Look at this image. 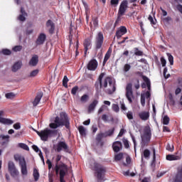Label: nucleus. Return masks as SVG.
<instances>
[{"instance_id": "4c0bfd02", "label": "nucleus", "mask_w": 182, "mask_h": 182, "mask_svg": "<svg viewBox=\"0 0 182 182\" xmlns=\"http://www.w3.org/2000/svg\"><path fill=\"white\" fill-rule=\"evenodd\" d=\"M69 80L67 77V75L64 76V78L63 79V86L65 87V88H68V82Z\"/></svg>"}, {"instance_id": "5701e85b", "label": "nucleus", "mask_w": 182, "mask_h": 182, "mask_svg": "<svg viewBox=\"0 0 182 182\" xmlns=\"http://www.w3.org/2000/svg\"><path fill=\"white\" fill-rule=\"evenodd\" d=\"M112 148L114 152H119L122 148V144L120 141H116L113 143Z\"/></svg>"}, {"instance_id": "7c9ffc66", "label": "nucleus", "mask_w": 182, "mask_h": 182, "mask_svg": "<svg viewBox=\"0 0 182 182\" xmlns=\"http://www.w3.org/2000/svg\"><path fill=\"white\" fill-rule=\"evenodd\" d=\"M121 20H122V15L120 14V8H119L117 18L114 22V26H117V25H118V23L120 22Z\"/></svg>"}, {"instance_id": "423d86ee", "label": "nucleus", "mask_w": 182, "mask_h": 182, "mask_svg": "<svg viewBox=\"0 0 182 182\" xmlns=\"http://www.w3.org/2000/svg\"><path fill=\"white\" fill-rule=\"evenodd\" d=\"M94 168L95 169L98 181H103L105 172L107 171L106 168L97 163L94 164Z\"/></svg>"}, {"instance_id": "9b49d317", "label": "nucleus", "mask_w": 182, "mask_h": 182, "mask_svg": "<svg viewBox=\"0 0 182 182\" xmlns=\"http://www.w3.org/2000/svg\"><path fill=\"white\" fill-rule=\"evenodd\" d=\"M108 83L110 87H112V92H115L117 88H116V84H113L112 79L110 77H106L104 80L103 87L104 88H107Z\"/></svg>"}, {"instance_id": "13d9d810", "label": "nucleus", "mask_w": 182, "mask_h": 182, "mask_svg": "<svg viewBox=\"0 0 182 182\" xmlns=\"http://www.w3.org/2000/svg\"><path fill=\"white\" fill-rule=\"evenodd\" d=\"M119 2V0H111L110 4L111 5H114V6H117Z\"/></svg>"}, {"instance_id": "69168bd1", "label": "nucleus", "mask_w": 182, "mask_h": 182, "mask_svg": "<svg viewBox=\"0 0 182 182\" xmlns=\"http://www.w3.org/2000/svg\"><path fill=\"white\" fill-rule=\"evenodd\" d=\"M18 19L20 21H26V17L23 16L22 12H21L20 15L18 16Z\"/></svg>"}, {"instance_id": "864d4df0", "label": "nucleus", "mask_w": 182, "mask_h": 182, "mask_svg": "<svg viewBox=\"0 0 182 182\" xmlns=\"http://www.w3.org/2000/svg\"><path fill=\"white\" fill-rule=\"evenodd\" d=\"M1 53L4 55H11V50H8V48H4V50H1Z\"/></svg>"}, {"instance_id": "6e6552de", "label": "nucleus", "mask_w": 182, "mask_h": 182, "mask_svg": "<svg viewBox=\"0 0 182 182\" xmlns=\"http://www.w3.org/2000/svg\"><path fill=\"white\" fill-rule=\"evenodd\" d=\"M104 34L102 31L98 32L97 35L95 37V49L98 50V49H101L103 43H104Z\"/></svg>"}, {"instance_id": "aec40b11", "label": "nucleus", "mask_w": 182, "mask_h": 182, "mask_svg": "<svg viewBox=\"0 0 182 182\" xmlns=\"http://www.w3.org/2000/svg\"><path fill=\"white\" fill-rule=\"evenodd\" d=\"M139 117L142 121H147L149 119L150 114L148 111H141L139 113Z\"/></svg>"}, {"instance_id": "58836bf2", "label": "nucleus", "mask_w": 182, "mask_h": 182, "mask_svg": "<svg viewBox=\"0 0 182 182\" xmlns=\"http://www.w3.org/2000/svg\"><path fill=\"white\" fill-rule=\"evenodd\" d=\"M19 148H22V149H25L26 151H29V146L26 144L20 143L18 144Z\"/></svg>"}, {"instance_id": "338daca9", "label": "nucleus", "mask_w": 182, "mask_h": 182, "mask_svg": "<svg viewBox=\"0 0 182 182\" xmlns=\"http://www.w3.org/2000/svg\"><path fill=\"white\" fill-rule=\"evenodd\" d=\"M102 121H104L105 122H107V121H108V117H107V115H106V114H104L102 116Z\"/></svg>"}, {"instance_id": "c85d7f7f", "label": "nucleus", "mask_w": 182, "mask_h": 182, "mask_svg": "<svg viewBox=\"0 0 182 182\" xmlns=\"http://www.w3.org/2000/svg\"><path fill=\"white\" fill-rule=\"evenodd\" d=\"M78 131L80 132V134L82 135V136H85L87 135L86 134V129L85 128V127L83 126H80V127H78Z\"/></svg>"}, {"instance_id": "2eb2a0df", "label": "nucleus", "mask_w": 182, "mask_h": 182, "mask_svg": "<svg viewBox=\"0 0 182 182\" xmlns=\"http://www.w3.org/2000/svg\"><path fill=\"white\" fill-rule=\"evenodd\" d=\"M46 38H47L46 33H44L43 32H41V33H39L36 41V45H43V43L46 41Z\"/></svg>"}, {"instance_id": "f257e3e1", "label": "nucleus", "mask_w": 182, "mask_h": 182, "mask_svg": "<svg viewBox=\"0 0 182 182\" xmlns=\"http://www.w3.org/2000/svg\"><path fill=\"white\" fill-rule=\"evenodd\" d=\"M50 128H46L42 131H36V134L40 136L41 141H48V138H51L57 134L56 129L59 127H65L68 131H70V121L66 112H60V117H56L54 122H51L49 125Z\"/></svg>"}, {"instance_id": "412c9836", "label": "nucleus", "mask_w": 182, "mask_h": 182, "mask_svg": "<svg viewBox=\"0 0 182 182\" xmlns=\"http://www.w3.org/2000/svg\"><path fill=\"white\" fill-rule=\"evenodd\" d=\"M39 62V57L37 54H34L28 62L30 66H36Z\"/></svg>"}, {"instance_id": "a211bd4d", "label": "nucleus", "mask_w": 182, "mask_h": 182, "mask_svg": "<svg viewBox=\"0 0 182 182\" xmlns=\"http://www.w3.org/2000/svg\"><path fill=\"white\" fill-rule=\"evenodd\" d=\"M99 101L97 100H94L91 104L87 107V112L88 114H91V112H93L97 107L98 105Z\"/></svg>"}, {"instance_id": "dca6fc26", "label": "nucleus", "mask_w": 182, "mask_h": 182, "mask_svg": "<svg viewBox=\"0 0 182 182\" xmlns=\"http://www.w3.org/2000/svg\"><path fill=\"white\" fill-rule=\"evenodd\" d=\"M83 46L85 50V55H87L88 49L92 48V39L91 38H86L83 42Z\"/></svg>"}, {"instance_id": "c03bdc74", "label": "nucleus", "mask_w": 182, "mask_h": 182, "mask_svg": "<svg viewBox=\"0 0 182 182\" xmlns=\"http://www.w3.org/2000/svg\"><path fill=\"white\" fill-rule=\"evenodd\" d=\"M88 100H89V95H87V94H85L84 95H82V97H81L82 102H87Z\"/></svg>"}, {"instance_id": "a878e982", "label": "nucleus", "mask_w": 182, "mask_h": 182, "mask_svg": "<svg viewBox=\"0 0 182 182\" xmlns=\"http://www.w3.org/2000/svg\"><path fill=\"white\" fill-rule=\"evenodd\" d=\"M112 50H111V48H109L108 51H107V53L105 55L104 61H103V66H105V65H106L107 60H109V59L112 55Z\"/></svg>"}, {"instance_id": "39448f33", "label": "nucleus", "mask_w": 182, "mask_h": 182, "mask_svg": "<svg viewBox=\"0 0 182 182\" xmlns=\"http://www.w3.org/2000/svg\"><path fill=\"white\" fill-rule=\"evenodd\" d=\"M14 159L16 162L19 163V165L21 168V173L23 175H27L28 171L24 156H22V155L16 154L14 155Z\"/></svg>"}, {"instance_id": "49530a36", "label": "nucleus", "mask_w": 182, "mask_h": 182, "mask_svg": "<svg viewBox=\"0 0 182 182\" xmlns=\"http://www.w3.org/2000/svg\"><path fill=\"white\" fill-rule=\"evenodd\" d=\"M166 149H167V151H169L170 152H173L174 151V146H173V145H171V144H167Z\"/></svg>"}, {"instance_id": "79ce46f5", "label": "nucleus", "mask_w": 182, "mask_h": 182, "mask_svg": "<svg viewBox=\"0 0 182 182\" xmlns=\"http://www.w3.org/2000/svg\"><path fill=\"white\" fill-rule=\"evenodd\" d=\"M78 90H79V87L77 85H75V87H73V89L71 90V94H73V95H76Z\"/></svg>"}, {"instance_id": "09e8293b", "label": "nucleus", "mask_w": 182, "mask_h": 182, "mask_svg": "<svg viewBox=\"0 0 182 182\" xmlns=\"http://www.w3.org/2000/svg\"><path fill=\"white\" fill-rule=\"evenodd\" d=\"M131 68L132 67L130 64H125V65L124 66V73H128L129 71H130Z\"/></svg>"}, {"instance_id": "473e14b6", "label": "nucleus", "mask_w": 182, "mask_h": 182, "mask_svg": "<svg viewBox=\"0 0 182 182\" xmlns=\"http://www.w3.org/2000/svg\"><path fill=\"white\" fill-rule=\"evenodd\" d=\"M143 80L144 81V82H146L148 90H151V82L148 77H146V75H144V77H143Z\"/></svg>"}, {"instance_id": "72a5a7b5", "label": "nucleus", "mask_w": 182, "mask_h": 182, "mask_svg": "<svg viewBox=\"0 0 182 182\" xmlns=\"http://www.w3.org/2000/svg\"><path fill=\"white\" fill-rule=\"evenodd\" d=\"M92 23L95 28H97L99 25V18L98 16H94L92 18Z\"/></svg>"}, {"instance_id": "4d7b16f0", "label": "nucleus", "mask_w": 182, "mask_h": 182, "mask_svg": "<svg viewBox=\"0 0 182 182\" xmlns=\"http://www.w3.org/2000/svg\"><path fill=\"white\" fill-rule=\"evenodd\" d=\"M149 21H150L151 23H153L154 25H155L156 23V21H154L152 15H149V18H148Z\"/></svg>"}, {"instance_id": "bb28decb", "label": "nucleus", "mask_w": 182, "mask_h": 182, "mask_svg": "<svg viewBox=\"0 0 182 182\" xmlns=\"http://www.w3.org/2000/svg\"><path fill=\"white\" fill-rule=\"evenodd\" d=\"M22 66V63H15V64H14L11 70L14 73H16V71H18V70H20Z\"/></svg>"}, {"instance_id": "0eeeda50", "label": "nucleus", "mask_w": 182, "mask_h": 182, "mask_svg": "<svg viewBox=\"0 0 182 182\" xmlns=\"http://www.w3.org/2000/svg\"><path fill=\"white\" fill-rule=\"evenodd\" d=\"M126 97L128 100V102H129V104L133 103V100H134V95L133 94V85L131 82L127 85Z\"/></svg>"}, {"instance_id": "6e6d98bb", "label": "nucleus", "mask_w": 182, "mask_h": 182, "mask_svg": "<svg viewBox=\"0 0 182 182\" xmlns=\"http://www.w3.org/2000/svg\"><path fill=\"white\" fill-rule=\"evenodd\" d=\"M127 117L128 119H134L133 112L132 111H129L127 114Z\"/></svg>"}, {"instance_id": "8fccbe9b", "label": "nucleus", "mask_w": 182, "mask_h": 182, "mask_svg": "<svg viewBox=\"0 0 182 182\" xmlns=\"http://www.w3.org/2000/svg\"><path fill=\"white\" fill-rule=\"evenodd\" d=\"M39 73V70H33V71H31V74L29 75V77H36Z\"/></svg>"}, {"instance_id": "cd10ccee", "label": "nucleus", "mask_w": 182, "mask_h": 182, "mask_svg": "<svg viewBox=\"0 0 182 182\" xmlns=\"http://www.w3.org/2000/svg\"><path fill=\"white\" fill-rule=\"evenodd\" d=\"M123 158H124L123 152H119V154H116V155H114V161H116L117 162H118L119 161H122Z\"/></svg>"}, {"instance_id": "a18cd8bd", "label": "nucleus", "mask_w": 182, "mask_h": 182, "mask_svg": "<svg viewBox=\"0 0 182 182\" xmlns=\"http://www.w3.org/2000/svg\"><path fill=\"white\" fill-rule=\"evenodd\" d=\"M145 98H146L145 94H141V104L142 107L145 106Z\"/></svg>"}, {"instance_id": "20e7f679", "label": "nucleus", "mask_w": 182, "mask_h": 182, "mask_svg": "<svg viewBox=\"0 0 182 182\" xmlns=\"http://www.w3.org/2000/svg\"><path fill=\"white\" fill-rule=\"evenodd\" d=\"M68 165L64 164L63 162H60V166H56V174L59 173L60 171V182H65V176L66 175V172H68Z\"/></svg>"}, {"instance_id": "f704fd0d", "label": "nucleus", "mask_w": 182, "mask_h": 182, "mask_svg": "<svg viewBox=\"0 0 182 182\" xmlns=\"http://www.w3.org/2000/svg\"><path fill=\"white\" fill-rule=\"evenodd\" d=\"M144 157L146 159H149L150 158L151 152L149 149H144L143 152Z\"/></svg>"}, {"instance_id": "680f3d73", "label": "nucleus", "mask_w": 182, "mask_h": 182, "mask_svg": "<svg viewBox=\"0 0 182 182\" xmlns=\"http://www.w3.org/2000/svg\"><path fill=\"white\" fill-rule=\"evenodd\" d=\"M14 129H21V124L20 122H16V124H14Z\"/></svg>"}, {"instance_id": "052dcab7", "label": "nucleus", "mask_w": 182, "mask_h": 182, "mask_svg": "<svg viewBox=\"0 0 182 182\" xmlns=\"http://www.w3.org/2000/svg\"><path fill=\"white\" fill-rule=\"evenodd\" d=\"M22 48V46H16V47L13 48V50L18 52V50H21Z\"/></svg>"}, {"instance_id": "de8ad7c7", "label": "nucleus", "mask_w": 182, "mask_h": 182, "mask_svg": "<svg viewBox=\"0 0 182 182\" xmlns=\"http://www.w3.org/2000/svg\"><path fill=\"white\" fill-rule=\"evenodd\" d=\"M112 109L115 112H119V111L120 110V108H119V107L117 104H113L112 105Z\"/></svg>"}, {"instance_id": "2f4dec72", "label": "nucleus", "mask_w": 182, "mask_h": 182, "mask_svg": "<svg viewBox=\"0 0 182 182\" xmlns=\"http://www.w3.org/2000/svg\"><path fill=\"white\" fill-rule=\"evenodd\" d=\"M39 176H40V173H39L38 169H36V168H34V169H33L34 180L35 181H38Z\"/></svg>"}, {"instance_id": "e433bc0d", "label": "nucleus", "mask_w": 182, "mask_h": 182, "mask_svg": "<svg viewBox=\"0 0 182 182\" xmlns=\"http://www.w3.org/2000/svg\"><path fill=\"white\" fill-rule=\"evenodd\" d=\"M134 54L136 55V56H143L144 53L143 51H140V50H139V48H137V47H135V48H134Z\"/></svg>"}, {"instance_id": "f3484780", "label": "nucleus", "mask_w": 182, "mask_h": 182, "mask_svg": "<svg viewBox=\"0 0 182 182\" xmlns=\"http://www.w3.org/2000/svg\"><path fill=\"white\" fill-rule=\"evenodd\" d=\"M105 75V73H102L98 77V82H95V87L97 90H99V88H102V80Z\"/></svg>"}, {"instance_id": "5fc2aeb1", "label": "nucleus", "mask_w": 182, "mask_h": 182, "mask_svg": "<svg viewBox=\"0 0 182 182\" xmlns=\"http://www.w3.org/2000/svg\"><path fill=\"white\" fill-rule=\"evenodd\" d=\"M121 32H122V35H124V33H127V28H126V26H121Z\"/></svg>"}, {"instance_id": "603ef678", "label": "nucleus", "mask_w": 182, "mask_h": 182, "mask_svg": "<svg viewBox=\"0 0 182 182\" xmlns=\"http://www.w3.org/2000/svg\"><path fill=\"white\" fill-rule=\"evenodd\" d=\"M166 73H168V68H165L164 70V78H166V79L170 78V77H171L170 74H168V75H166Z\"/></svg>"}, {"instance_id": "f03ea898", "label": "nucleus", "mask_w": 182, "mask_h": 182, "mask_svg": "<svg viewBox=\"0 0 182 182\" xmlns=\"http://www.w3.org/2000/svg\"><path fill=\"white\" fill-rule=\"evenodd\" d=\"M115 128H112V129H109L106 132H100L96 135L95 141H97V145H100V146H104L105 142L103 141V138H107V136H112L113 134H114Z\"/></svg>"}, {"instance_id": "4468645a", "label": "nucleus", "mask_w": 182, "mask_h": 182, "mask_svg": "<svg viewBox=\"0 0 182 182\" xmlns=\"http://www.w3.org/2000/svg\"><path fill=\"white\" fill-rule=\"evenodd\" d=\"M129 5V1L123 0L119 5V14L121 17L124 15Z\"/></svg>"}, {"instance_id": "ea45409f", "label": "nucleus", "mask_w": 182, "mask_h": 182, "mask_svg": "<svg viewBox=\"0 0 182 182\" xmlns=\"http://www.w3.org/2000/svg\"><path fill=\"white\" fill-rule=\"evenodd\" d=\"M6 98H7L8 100H13L14 98H15V94H14V92H9L6 94Z\"/></svg>"}, {"instance_id": "a19ab883", "label": "nucleus", "mask_w": 182, "mask_h": 182, "mask_svg": "<svg viewBox=\"0 0 182 182\" xmlns=\"http://www.w3.org/2000/svg\"><path fill=\"white\" fill-rule=\"evenodd\" d=\"M116 36L119 39V38H122V26L119 27V29L116 31Z\"/></svg>"}, {"instance_id": "7ed1b4c3", "label": "nucleus", "mask_w": 182, "mask_h": 182, "mask_svg": "<svg viewBox=\"0 0 182 182\" xmlns=\"http://www.w3.org/2000/svg\"><path fill=\"white\" fill-rule=\"evenodd\" d=\"M151 131L150 127H145L144 129V134L141 136V146H147L151 141Z\"/></svg>"}, {"instance_id": "393cba45", "label": "nucleus", "mask_w": 182, "mask_h": 182, "mask_svg": "<svg viewBox=\"0 0 182 182\" xmlns=\"http://www.w3.org/2000/svg\"><path fill=\"white\" fill-rule=\"evenodd\" d=\"M9 135H0V140L2 141L1 142V145H6V144H8L9 142Z\"/></svg>"}, {"instance_id": "774afa93", "label": "nucleus", "mask_w": 182, "mask_h": 182, "mask_svg": "<svg viewBox=\"0 0 182 182\" xmlns=\"http://www.w3.org/2000/svg\"><path fill=\"white\" fill-rule=\"evenodd\" d=\"M176 9H178V11H179V12H181V14H182V5H181V4H180L179 5H176Z\"/></svg>"}, {"instance_id": "c9c22d12", "label": "nucleus", "mask_w": 182, "mask_h": 182, "mask_svg": "<svg viewBox=\"0 0 182 182\" xmlns=\"http://www.w3.org/2000/svg\"><path fill=\"white\" fill-rule=\"evenodd\" d=\"M170 122V118L168 115H165L163 118V124L164 125H168Z\"/></svg>"}, {"instance_id": "f8f14e48", "label": "nucleus", "mask_w": 182, "mask_h": 182, "mask_svg": "<svg viewBox=\"0 0 182 182\" xmlns=\"http://www.w3.org/2000/svg\"><path fill=\"white\" fill-rule=\"evenodd\" d=\"M5 115L4 111H0V123L4 124L5 125H11L14 124V121L12 119H9L8 118H4Z\"/></svg>"}, {"instance_id": "4be33fe9", "label": "nucleus", "mask_w": 182, "mask_h": 182, "mask_svg": "<svg viewBox=\"0 0 182 182\" xmlns=\"http://www.w3.org/2000/svg\"><path fill=\"white\" fill-rule=\"evenodd\" d=\"M46 26L49 28V33H54L55 25L51 19H48L46 22Z\"/></svg>"}, {"instance_id": "37998d69", "label": "nucleus", "mask_w": 182, "mask_h": 182, "mask_svg": "<svg viewBox=\"0 0 182 182\" xmlns=\"http://www.w3.org/2000/svg\"><path fill=\"white\" fill-rule=\"evenodd\" d=\"M122 141L125 148L127 149L130 148L129 142L127 139H126L125 138H123Z\"/></svg>"}, {"instance_id": "ddd939ff", "label": "nucleus", "mask_w": 182, "mask_h": 182, "mask_svg": "<svg viewBox=\"0 0 182 182\" xmlns=\"http://www.w3.org/2000/svg\"><path fill=\"white\" fill-rule=\"evenodd\" d=\"M97 66L98 63L97 60H95V58H93L92 60H90V61H89L87 65V68L89 71H96Z\"/></svg>"}, {"instance_id": "3c124183", "label": "nucleus", "mask_w": 182, "mask_h": 182, "mask_svg": "<svg viewBox=\"0 0 182 182\" xmlns=\"http://www.w3.org/2000/svg\"><path fill=\"white\" fill-rule=\"evenodd\" d=\"M168 57V60L170 62L171 65H173L174 63V58L173 57V55H171V54H167Z\"/></svg>"}, {"instance_id": "bf43d9fd", "label": "nucleus", "mask_w": 182, "mask_h": 182, "mask_svg": "<svg viewBox=\"0 0 182 182\" xmlns=\"http://www.w3.org/2000/svg\"><path fill=\"white\" fill-rule=\"evenodd\" d=\"M125 132H126V129H124V128H122L119 132L118 136H123Z\"/></svg>"}, {"instance_id": "e2e57ef3", "label": "nucleus", "mask_w": 182, "mask_h": 182, "mask_svg": "<svg viewBox=\"0 0 182 182\" xmlns=\"http://www.w3.org/2000/svg\"><path fill=\"white\" fill-rule=\"evenodd\" d=\"M161 63L162 64V66H166V60H165L164 57L161 58Z\"/></svg>"}, {"instance_id": "6ab92c4d", "label": "nucleus", "mask_w": 182, "mask_h": 182, "mask_svg": "<svg viewBox=\"0 0 182 182\" xmlns=\"http://www.w3.org/2000/svg\"><path fill=\"white\" fill-rule=\"evenodd\" d=\"M181 154H176V155L168 154L166 155V159L167 161H179L181 159Z\"/></svg>"}, {"instance_id": "9d476101", "label": "nucleus", "mask_w": 182, "mask_h": 182, "mask_svg": "<svg viewBox=\"0 0 182 182\" xmlns=\"http://www.w3.org/2000/svg\"><path fill=\"white\" fill-rule=\"evenodd\" d=\"M57 152H61V151H65L68 152L69 151V146L65 141H60L56 145Z\"/></svg>"}, {"instance_id": "0e129e2a", "label": "nucleus", "mask_w": 182, "mask_h": 182, "mask_svg": "<svg viewBox=\"0 0 182 182\" xmlns=\"http://www.w3.org/2000/svg\"><path fill=\"white\" fill-rule=\"evenodd\" d=\"M21 12L23 14V16H25L26 18V16H27V12H26L25 8H23V6H21Z\"/></svg>"}, {"instance_id": "1a4fd4ad", "label": "nucleus", "mask_w": 182, "mask_h": 182, "mask_svg": "<svg viewBox=\"0 0 182 182\" xmlns=\"http://www.w3.org/2000/svg\"><path fill=\"white\" fill-rule=\"evenodd\" d=\"M8 171L13 177L18 176V175H19V171L16 169V166L12 161H9L8 162Z\"/></svg>"}, {"instance_id": "b1692460", "label": "nucleus", "mask_w": 182, "mask_h": 182, "mask_svg": "<svg viewBox=\"0 0 182 182\" xmlns=\"http://www.w3.org/2000/svg\"><path fill=\"white\" fill-rule=\"evenodd\" d=\"M43 92H38L37 93V95H36L34 101L33 102V107H37V105H38V104L41 102V100L43 98Z\"/></svg>"}, {"instance_id": "c756f323", "label": "nucleus", "mask_w": 182, "mask_h": 182, "mask_svg": "<svg viewBox=\"0 0 182 182\" xmlns=\"http://www.w3.org/2000/svg\"><path fill=\"white\" fill-rule=\"evenodd\" d=\"M60 159H62V155H57V156L55 158L56 165L55 166L56 173H57V166H60ZM59 162H60V164H59Z\"/></svg>"}]
</instances>
